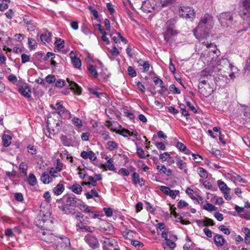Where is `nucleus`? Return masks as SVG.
<instances>
[{
    "mask_svg": "<svg viewBox=\"0 0 250 250\" xmlns=\"http://www.w3.org/2000/svg\"><path fill=\"white\" fill-rule=\"evenodd\" d=\"M169 89L174 94H179L181 93V91L174 84H172L169 86Z\"/></svg>",
    "mask_w": 250,
    "mask_h": 250,
    "instance_id": "13d9d810",
    "label": "nucleus"
},
{
    "mask_svg": "<svg viewBox=\"0 0 250 250\" xmlns=\"http://www.w3.org/2000/svg\"><path fill=\"white\" fill-rule=\"evenodd\" d=\"M64 190L63 185L61 183L58 184L54 188L53 192L56 195H60Z\"/></svg>",
    "mask_w": 250,
    "mask_h": 250,
    "instance_id": "cd10ccee",
    "label": "nucleus"
},
{
    "mask_svg": "<svg viewBox=\"0 0 250 250\" xmlns=\"http://www.w3.org/2000/svg\"><path fill=\"white\" fill-rule=\"evenodd\" d=\"M218 20L222 27L233 29L237 34L246 31L250 26V24H249L247 27L238 29L239 24L234 20L233 13L229 11L221 13L218 17Z\"/></svg>",
    "mask_w": 250,
    "mask_h": 250,
    "instance_id": "f03ea898",
    "label": "nucleus"
},
{
    "mask_svg": "<svg viewBox=\"0 0 250 250\" xmlns=\"http://www.w3.org/2000/svg\"><path fill=\"white\" fill-rule=\"evenodd\" d=\"M157 170H158L161 173H163L167 176H170L172 174V170L170 169H167L165 165H163L160 167V166L157 165Z\"/></svg>",
    "mask_w": 250,
    "mask_h": 250,
    "instance_id": "a878e982",
    "label": "nucleus"
},
{
    "mask_svg": "<svg viewBox=\"0 0 250 250\" xmlns=\"http://www.w3.org/2000/svg\"><path fill=\"white\" fill-rule=\"evenodd\" d=\"M78 174L80 178L86 180L89 176L84 169L78 167Z\"/></svg>",
    "mask_w": 250,
    "mask_h": 250,
    "instance_id": "e433bc0d",
    "label": "nucleus"
},
{
    "mask_svg": "<svg viewBox=\"0 0 250 250\" xmlns=\"http://www.w3.org/2000/svg\"><path fill=\"white\" fill-rule=\"evenodd\" d=\"M21 62L22 63H25L27 62H28L30 61L29 56L24 53L22 54L21 55Z\"/></svg>",
    "mask_w": 250,
    "mask_h": 250,
    "instance_id": "338daca9",
    "label": "nucleus"
},
{
    "mask_svg": "<svg viewBox=\"0 0 250 250\" xmlns=\"http://www.w3.org/2000/svg\"><path fill=\"white\" fill-rule=\"evenodd\" d=\"M198 87L199 92L204 96L207 97L210 94L207 92L206 90H205V87L202 84H199L198 85Z\"/></svg>",
    "mask_w": 250,
    "mask_h": 250,
    "instance_id": "c03bdc74",
    "label": "nucleus"
},
{
    "mask_svg": "<svg viewBox=\"0 0 250 250\" xmlns=\"http://www.w3.org/2000/svg\"><path fill=\"white\" fill-rule=\"evenodd\" d=\"M29 185L34 186L37 184V179L35 175L33 173H30L27 179Z\"/></svg>",
    "mask_w": 250,
    "mask_h": 250,
    "instance_id": "72a5a7b5",
    "label": "nucleus"
},
{
    "mask_svg": "<svg viewBox=\"0 0 250 250\" xmlns=\"http://www.w3.org/2000/svg\"><path fill=\"white\" fill-rule=\"evenodd\" d=\"M87 69L89 72L91 74L94 78H98L99 74L96 70L95 67L93 65H89L87 67Z\"/></svg>",
    "mask_w": 250,
    "mask_h": 250,
    "instance_id": "2f4dec72",
    "label": "nucleus"
},
{
    "mask_svg": "<svg viewBox=\"0 0 250 250\" xmlns=\"http://www.w3.org/2000/svg\"><path fill=\"white\" fill-rule=\"evenodd\" d=\"M60 139L62 144L64 146H70L72 145L71 140L66 136L62 135L60 137Z\"/></svg>",
    "mask_w": 250,
    "mask_h": 250,
    "instance_id": "7c9ffc66",
    "label": "nucleus"
},
{
    "mask_svg": "<svg viewBox=\"0 0 250 250\" xmlns=\"http://www.w3.org/2000/svg\"><path fill=\"white\" fill-rule=\"evenodd\" d=\"M77 206L82 212L85 213H88L89 216L92 218H96L98 216V214L96 212L91 211L89 208L83 202L78 204Z\"/></svg>",
    "mask_w": 250,
    "mask_h": 250,
    "instance_id": "9d476101",
    "label": "nucleus"
},
{
    "mask_svg": "<svg viewBox=\"0 0 250 250\" xmlns=\"http://www.w3.org/2000/svg\"><path fill=\"white\" fill-rule=\"evenodd\" d=\"M67 81L70 88L73 90L76 94L80 95L81 93V87L79 86L76 83L69 80L68 79H67Z\"/></svg>",
    "mask_w": 250,
    "mask_h": 250,
    "instance_id": "f3484780",
    "label": "nucleus"
},
{
    "mask_svg": "<svg viewBox=\"0 0 250 250\" xmlns=\"http://www.w3.org/2000/svg\"><path fill=\"white\" fill-rule=\"evenodd\" d=\"M157 138L164 139L166 141L165 143H167V137L163 131H159L157 132Z\"/></svg>",
    "mask_w": 250,
    "mask_h": 250,
    "instance_id": "8fccbe9b",
    "label": "nucleus"
},
{
    "mask_svg": "<svg viewBox=\"0 0 250 250\" xmlns=\"http://www.w3.org/2000/svg\"><path fill=\"white\" fill-rule=\"evenodd\" d=\"M244 7L248 12H250V0H244Z\"/></svg>",
    "mask_w": 250,
    "mask_h": 250,
    "instance_id": "774afa93",
    "label": "nucleus"
},
{
    "mask_svg": "<svg viewBox=\"0 0 250 250\" xmlns=\"http://www.w3.org/2000/svg\"><path fill=\"white\" fill-rule=\"evenodd\" d=\"M192 156L193 157V159L196 163L201 162V161L203 159L202 156L199 154L192 153Z\"/></svg>",
    "mask_w": 250,
    "mask_h": 250,
    "instance_id": "603ef678",
    "label": "nucleus"
},
{
    "mask_svg": "<svg viewBox=\"0 0 250 250\" xmlns=\"http://www.w3.org/2000/svg\"><path fill=\"white\" fill-rule=\"evenodd\" d=\"M84 240L92 249H95L99 246L98 239L96 236L90 234H86L84 237Z\"/></svg>",
    "mask_w": 250,
    "mask_h": 250,
    "instance_id": "0eeeda50",
    "label": "nucleus"
},
{
    "mask_svg": "<svg viewBox=\"0 0 250 250\" xmlns=\"http://www.w3.org/2000/svg\"><path fill=\"white\" fill-rule=\"evenodd\" d=\"M155 0H149L148 1H145L142 6L143 11L146 13H155V6L156 4H154Z\"/></svg>",
    "mask_w": 250,
    "mask_h": 250,
    "instance_id": "9b49d317",
    "label": "nucleus"
},
{
    "mask_svg": "<svg viewBox=\"0 0 250 250\" xmlns=\"http://www.w3.org/2000/svg\"><path fill=\"white\" fill-rule=\"evenodd\" d=\"M107 148L110 151H113L117 148V144L114 141H109L107 143Z\"/></svg>",
    "mask_w": 250,
    "mask_h": 250,
    "instance_id": "58836bf2",
    "label": "nucleus"
},
{
    "mask_svg": "<svg viewBox=\"0 0 250 250\" xmlns=\"http://www.w3.org/2000/svg\"><path fill=\"white\" fill-rule=\"evenodd\" d=\"M51 37V34L50 32L46 31L43 34H42L40 35V39L41 41L43 43L48 42H50Z\"/></svg>",
    "mask_w": 250,
    "mask_h": 250,
    "instance_id": "412c9836",
    "label": "nucleus"
},
{
    "mask_svg": "<svg viewBox=\"0 0 250 250\" xmlns=\"http://www.w3.org/2000/svg\"><path fill=\"white\" fill-rule=\"evenodd\" d=\"M41 180L44 184H49L52 181V177L46 172H43L41 177Z\"/></svg>",
    "mask_w": 250,
    "mask_h": 250,
    "instance_id": "5701e85b",
    "label": "nucleus"
},
{
    "mask_svg": "<svg viewBox=\"0 0 250 250\" xmlns=\"http://www.w3.org/2000/svg\"><path fill=\"white\" fill-rule=\"evenodd\" d=\"M101 71L99 72V80L100 81H106L107 79L109 78L110 76V73L108 72L107 68L104 67L101 63Z\"/></svg>",
    "mask_w": 250,
    "mask_h": 250,
    "instance_id": "ddd939ff",
    "label": "nucleus"
},
{
    "mask_svg": "<svg viewBox=\"0 0 250 250\" xmlns=\"http://www.w3.org/2000/svg\"><path fill=\"white\" fill-rule=\"evenodd\" d=\"M128 74L131 77H134L136 76L137 74L135 70L132 66H128L127 68Z\"/></svg>",
    "mask_w": 250,
    "mask_h": 250,
    "instance_id": "4d7b16f0",
    "label": "nucleus"
},
{
    "mask_svg": "<svg viewBox=\"0 0 250 250\" xmlns=\"http://www.w3.org/2000/svg\"><path fill=\"white\" fill-rule=\"evenodd\" d=\"M72 122L74 125L79 128H81L83 125L82 121L78 117H74L72 120Z\"/></svg>",
    "mask_w": 250,
    "mask_h": 250,
    "instance_id": "a18cd8bd",
    "label": "nucleus"
},
{
    "mask_svg": "<svg viewBox=\"0 0 250 250\" xmlns=\"http://www.w3.org/2000/svg\"><path fill=\"white\" fill-rule=\"evenodd\" d=\"M198 174L200 177L203 179H206L208 177V171L204 168L200 167L199 171L198 172Z\"/></svg>",
    "mask_w": 250,
    "mask_h": 250,
    "instance_id": "ea45409f",
    "label": "nucleus"
},
{
    "mask_svg": "<svg viewBox=\"0 0 250 250\" xmlns=\"http://www.w3.org/2000/svg\"><path fill=\"white\" fill-rule=\"evenodd\" d=\"M231 178L235 180H236L239 182H241L244 184H247L248 183V181L245 179H243L242 178V177L237 174L236 173H234L231 175Z\"/></svg>",
    "mask_w": 250,
    "mask_h": 250,
    "instance_id": "c9c22d12",
    "label": "nucleus"
},
{
    "mask_svg": "<svg viewBox=\"0 0 250 250\" xmlns=\"http://www.w3.org/2000/svg\"><path fill=\"white\" fill-rule=\"evenodd\" d=\"M132 180L134 184H138L141 186L144 185V181L143 179L140 178L139 174L137 172H134L132 174Z\"/></svg>",
    "mask_w": 250,
    "mask_h": 250,
    "instance_id": "aec40b11",
    "label": "nucleus"
},
{
    "mask_svg": "<svg viewBox=\"0 0 250 250\" xmlns=\"http://www.w3.org/2000/svg\"><path fill=\"white\" fill-rule=\"evenodd\" d=\"M28 43L29 45V47L31 49H35L37 45L36 41L35 40L30 38H29L28 39Z\"/></svg>",
    "mask_w": 250,
    "mask_h": 250,
    "instance_id": "79ce46f5",
    "label": "nucleus"
},
{
    "mask_svg": "<svg viewBox=\"0 0 250 250\" xmlns=\"http://www.w3.org/2000/svg\"><path fill=\"white\" fill-rule=\"evenodd\" d=\"M187 194H188L190 198L194 201V203L196 204H199V199L193 195V190L192 189L188 188L186 191Z\"/></svg>",
    "mask_w": 250,
    "mask_h": 250,
    "instance_id": "473e14b6",
    "label": "nucleus"
},
{
    "mask_svg": "<svg viewBox=\"0 0 250 250\" xmlns=\"http://www.w3.org/2000/svg\"><path fill=\"white\" fill-rule=\"evenodd\" d=\"M70 57L71 60V62L73 64V66L76 68H80L82 65L81 60L76 57L73 53V51H71L70 53Z\"/></svg>",
    "mask_w": 250,
    "mask_h": 250,
    "instance_id": "dca6fc26",
    "label": "nucleus"
},
{
    "mask_svg": "<svg viewBox=\"0 0 250 250\" xmlns=\"http://www.w3.org/2000/svg\"><path fill=\"white\" fill-rule=\"evenodd\" d=\"M69 189H71L72 192L77 194H81L83 190L82 187L79 184L77 183L73 184L70 187Z\"/></svg>",
    "mask_w": 250,
    "mask_h": 250,
    "instance_id": "b1692460",
    "label": "nucleus"
},
{
    "mask_svg": "<svg viewBox=\"0 0 250 250\" xmlns=\"http://www.w3.org/2000/svg\"><path fill=\"white\" fill-rule=\"evenodd\" d=\"M176 146L181 152L185 150V149L186 148V146L183 143L180 142H177L176 143Z\"/></svg>",
    "mask_w": 250,
    "mask_h": 250,
    "instance_id": "680f3d73",
    "label": "nucleus"
},
{
    "mask_svg": "<svg viewBox=\"0 0 250 250\" xmlns=\"http://www.w3.org/2000/svg\"><path fill=\"white\" fill-rule=\"evenodd\" d=\"M113 163V161L112 159L109 158L108 159L107 163L105 164V166L107 168L111 171H114L115 170V167Z\"/></svg>",
    "mask_w": 250,
    "mask_h": 250,
    "instance_id": "a19ab883",
    "label": "nucleus"
},
{
    "mask_svg": "<svg viewBox=\"0 0 250 250\" xmlns=\"http://www.w3.org/2000/svg\"><path fill=\"white\" fill-rule=\"evenodd\" d=\"M131 244L132 245L138 249L143 248L144 246V244L142 243L137 240L132 241Z\"/></svg>",
    "mask_w": 250,
    "mask_h": 250,
    "instance_id": "6e6d98bb",
    "label": "nucleus"
},
{
    "mask_svg": "<svg viewBox=\"0 0 250 250\" xmlns=\"http://www.w3.org/2000/svg\"><path fill=\"white\" fill-rule=\"evenodd\" d=\"M19 92L25 98H30L31 97V89L26 83L22 84L19 87Z\"/></svg>",
    "mask_w": 250,
    "mask_h": 250,
    "instance_id": "f8f14e48",
    "label": "nucleus"
},
{
    "mask_svg": "<svg viewBox=\"0 0 250 250\" xmlns=\"http://www.w3.org/2000/svg\"><path fill=\"white\" fill-rule=\"evenodd\" d=\"M50 106L53 109H55L56 111V113L60 116L68 119H70V112L62 105L61 102H57L55 105L51 104Z\"/></svg>",
    "mask_w": 250,
    "mask_h": 250,
    "instance_id": "423d86ee",
    "label": "nucleus"
},
{
    "mask_svg": "<svg viewBox=\"0 0 250 250\" xmlns=\"http://www.w3.org/2000/svg\"><path fill=\"white\" fill-rule=\"evenodd\" d=\"M85 224H83L80 222L79 223H76V227L77 228V230H84L86 231L89 232H94L95 231V227H91L89 226H86L85 225Z\"/></svg>",
    "mask_w": 250,
    "mask_h": 250,
    "instance_id": "2eb2a0df",
    "label": "nucleus"
},
{
    "mask_svg": "<svg viewBox=\"0 0 250 250\" xmlns=\"http://www.w3.org/2000/svg\"><path fill=\"white\" fill-rule=\"evenodd\" d=\"M54 44L58 50L62 49L64 46V41L60 38H57Z\"/></svg>",
    "mask_w": 250,
    "mask_h": 250,
    "instance_id": "4c0bfd02",
    "label": "nucleus"
},
{
    "mask_svg": "<svg viewBox=\"0 0 250 250\" xmlns=\"http://www.w3.org/2000/svg\"><path fill=\"white\" fill-rule=\"evenodd\" d=\"M241 106L244 107L243 109L244 119L246 121L250 119V107L244 104H241Z\"/></svg>",
    "mask_w": 250,
    "mask_h": 250,
    "instance_id": "4be33fe9",
    "label": "nucleus"
},
{
    "mask_svg": "<svg viewBox=\"0 0 250 250\" xmlns=\"http://www.w3.org/2000/svg\"><path fill=\"white\" fill-rule=\"evenodd\" d=\"M62 200L63 203L72 207L76 206L77 201L79 200L73 194H66L63 196Z\"/></svg>",
    "mask_w": 250,
    "mask_h": 250,
    "instance_id": "1a4fd4ad",
    "label": "nucleus"
},
{
    "mask_svg": "<svg viewBox=\"0 0 250 250\" xmlns=\"http://www.w3.org/2000/svg\"><path fill=\"white\" fill-rule=\"evenodd\" d=\"M38 235L43 241L47 243L58 245L57 242L59 240V237L54 235L50 230H42L38 232Z\"/></svg>",
    "mask_w": 250,
    "mask_h": 250,
    "instance_id": "20e7f679",
    "label": "nucleus"
},
{
    "mask_svg": "<svg viewBox=\"0 0 250 250\" xmlns=\"http://www.w3.org/2000/svg\"><path fill=\"white\" fill-rule=\"evenodd\" d=\"M14 198L18 202H22L24 200L23 195L21 193L16 192L14 193Z\"/></svg>",
    "mask_w": 250,
    "mask_h": 250,
    "instance_id": "5fc2aeb1",
    "label": "nucleus"
},
{
    "mask_svg": "<svg viewBox=\"0 0 250 250\" xmlns=\"http://www.w3.org/2000/svg\"><path fill=\"white\" fill-rule=\"evenodd\" d=\"M170 158V155L168 152H166L159 155V158L162 162L167 161Z\"/></svg>",
    "mask_w": 250,
    "mask_h": 250,
    "instance_id": "de8ad7c7",
    "label": "nucleus"
},
{
    "mask_svg": "<svg viewBox=\"0 0 250 250\" xmlns=\"http://www.w3.org/2000/svg\"><path fill=\"white\" fill-rule=\"evenodd\" d=\"M218 229L225 234L229 235L230 233V230L224 225L220 226Z\"/></svg>",
    "mask_w": 250,
    "mask_h": 250,
    "instance_id": "3c124183",
    "label": "nucleus"
},
{
    "mask_svg": "<svg viewBox=\"0 0 250 250\" xmlns=\"http://www.w3.org/2000/svg\"><path fill=\"white\" fill-rule=\"evenodd\" d=\"M213 240L215 244L218 247L223 246L226 242L223 236L219 234H215L213 237Z\"/></svg>",
    "mask_w": 250,
    "mask_h": 250,
    "instance_id": "4468645a",
    "label": "nucleus"
},
{
    "mask_svg": "<svg viewBox=\"0 0 250 250\" xmlns=\"http://www.w3.org/2000/svg\"><path fill=\"white\" fill-rule=\"evenodd\" d=\"M85 196L87 199H91L93 197H98L99 195L95 188L91 189L90 192L85 193Z\"/></svg>",
    "mask_w": 250,
    "mask_h": 250,
    "instance_id": "c756f323",
    "label": "nucleus"
},
{
    "mask_svg": "<svg viewBox=\"0 0 250 250\" xmlns=\"http://www.w3.org/2000/svg\"><path fill=\"white\" fill-rule=\"evenodd\" d=\"M203 208L209 211H212L217 209V208L215 206L209 203L205 205Z\"/></svg>",
    "mask_w": 250,
    "mask_h": 250,
    "instance_id": "37998d69",
    "label": "nucleus"
},
{
    "mask_svg": "<svg viewBox=\"0 0 250 250\" xmlns=\"http://www.w3.org/2000/svg\"><path fill=\"white\" fill-rule=\"evenodd\" d=\"M179 107L180 108L182 114L185 117H186V119H188V116H189V113L188 110L186 109V106L184 104H180L179 105Z\"/></svg>",
    "mask_w": 250,
    "mask_h": 250,
    "instance_id": "49530a36",
    "label": "nucleus"
},
{
    "mask_svg": "<svg viewBox=\"0 0 250 250\" xmlns=\"http://www.w3.org/2000/svg\"><path fill=\"white\" fill-rule=\"evenodd\" d=\"M217 184L222 192L227 190H230V188L227 186V184L221 180L217 181Z\"/></svg>",
    "mask_w": 250,
    "mask_h": 250,
    "instance_id": "c85d7f7f",
    "label": "nucleus"
},
{
    "mask_svg": "<svg viewBox=\"0 0 250 250\" xmlns=\"http://www.w3.org/2000/svg\"><path fill=\"white\" fill-rule=\"evenodd\" d=\"M104 210L105 214L107 217H111L113 215V210L112 208H104Z\"/></svg>",
    "mask_w": 250,
    "mask_h": 250,
    "instance_id": "69168bd1",
    "label": "nucleus"
},
{
    "mask_svg": "<svg viewBox=\"0 0 250 250\" xmlns=\"http://www.w3.org/2000/svg\"><path fill=\"white\" fill-rule=\"evenodd\" d=\"M136 153H137L138 156L140 158L144 159L146 158V155L145 153V151L142 148H137Z\"/></svg>",
    "mask_w": 250,
    "mask_h": 250,
    "instance_id": "bf43d9fd",
    "label": "nucleus"
},
{
    "mask_svg": "<svg viewBox=\"0 0 250 250\" xmlns=\"http://www.w3.org/2000/svg\"><path fill=\"white\" fill-rule=\"evenodd\" d=\"M75 218L77 220L76 223H79L80 222H81V223L83 224H87L89 223L88 217H85L84 215L82 214L81 212H78L75 216Z\"/></svg>",
    "mask_w": 250,
    "mask_h": 250,
    "instance_id": "6ab92c4d",
    "label": "nucleus"
},
{
    "mask_svg": "<svg viewBox=\"0 0 250 250\" xmlns=\"http://www.w3.org/2000/svg\"><path fill=\"white\" fill-rule=\"evenodd\" d=\"M204 226H213L214 225V222L213 220L208 218H206L205 221H204Z\"/></svg>",
    "mask_w": 250,
    "mask_h": 250,
    "instance_id": "0e129e2a",
    "label": "nucleus"
},
{
    "mask_svg": "<svg viewBox=\"0 0 250 250\" xmlns=\"http://www.w3.org/2000/svg\"><path fill=\"white\" fill-rule=\"evenodd\" d=\"M2 142L4 146H9L11 143V137L7 134H3L2 136Z\"/></svg>",
    "mask_w": 250,
    "mask_h": 250,
    "instance_id": "393cba45",
    "label": "nucleus"
},
{
    "mask_svg": "<svg viewBox=\"0 0 250 250\" xmlns=\"http://www.w3.org/2000/svg\"><path fill=\"white\" fill-rule=\"evenodd\" d=\"M27 168H28V166L25 163H23V162L21 163L19 166V169L20 171V173L23 174V176H27Z\"/></svg>",
    "mask_w": 250,
    "mask_h": 250,
    "instance_id": "f704fd0d",
    "label": "nucleus"
},
{
    "mask_svg": "<svg viewBox=\"0 0 250 250\" xmlns=\"http://www.w3.org/2000/svg\"><path fill=\"white\" fill-rule=\"evenodd\" d=\"M180 17L192 21L195 19L196 13L194 9L190 6H181L179 10Z\"/></svg>",
    "mask_w": 250,
    "mask_h": 250,
    "instance_id": "7ed1b4c3",
    "label": "nucleus"
},
{
    "mask_svg": "<svg viewBox=\"0 0 250 250\" xmlns=\"http://www.w3.org/2000/svg\"><path fill=\"white\" fill-rule=\"evenodd\" d=\"M157 84H159L161 87V89L157 91L158 93L162 94L164 92L167 91V87L164 85L163 81L158 77H157Z\"/></svg>",
    "mask_w": 250,
    "mask_h": 250,
    "instance_id": "bb28decb",
    "label": "nucleus"
},
{
    "mask_svg": "<svg viewBox=\"0 0 250 250\" xmlns=\"http://www.w3.org/2000/svg\"><path fill=\"white\" fill-rule=\"evenodd\" d=\"M27 148L28 152L30 154L33 155L36 153V148L34 146L29 145L27 146Z\"/></svg>",
    "mask_w": 250,
    "mask_h": 250,
    "instance_id": "e2e57ef3",
    "label": "nucleus"
},
{
    "mask_svg": "<svg viewBox=\"0 0 250 250\" xmlns=\"http://www.w3.org/2000/svg\"><path fill=\"white\" fill-rule=\"evenodd\" d=\"M166 244L170 249H174L176 247V243L169 239L166 240Z\"/></svg>",
    "mask_w": 250,
    "mask_h": 250,
    "instance_id": "864d4df0",
    "label": "nucleus"
},
{
    "mask_svg": "<svg viewBox=\"0 0 250 250\" xmlns=\"http://www.w3.org/2000/svg\"><path fill=\"white\" fill-rule=\"evenodd\" d=\"M172 21H168L166 23V31L163 32L164 40L167 43H171L173 38L177 34V32L173 29L172 27H170Z\"/></svg>",
    "mask_w": 250,
    "mask_h": 250,
    "instance_id": "39448f33",
    "label": "nucleus"
},
{
    "mask_svg": "<svg viewBox=\"0 0 250 250\" xmlns=\"http://www.w3.org/2000/svg\"><path fill=\"white\" fill-rule=\"evenodd\" d=\"M160 189L161 191L166 195H168L169 192H170V188L166 186H160Z\"/></svg>",
    "mask_w": 250,
    "mask_h": 250,
    "instance_id": "052dcab7",
    "label": "nucleus"
},
{
    "mask_svg": "<svg viewBox=\"0 0 250 250\" xmlns=\"http://www.w3.org/2000/svg\"><path fill=\"white\" fill-rule=\"evenodd\" d=\"M178 160L176 163L177 166L180 169H184L187 166L186 163L181 160L180 158H178Z\"/></svg>",
    "mask_w": 250,
    "mask_h": 250,
    "instance_id": "09e8293b",
    "label": "nucleus"
},
{
    "mask_svg": "<svg viewBox=\"0 0 250 250\" xmlns=\"http://www.w3.org/2000/svg\"><path fill=\"white\" fill-rule=\"evenodd\" d=\"M56 245L57 247L60 246L63 250H70L71 244L69 239L64 236L59 237V240Z\"/></svg>",
    "mask_w": 250,
    "mask_h": 250,
    "instance_id": "6e6552de",
    "label": "nucleus"
},
{
    "mask_svg": "<svg viewBox=\"0 0 250 250\" xmlns=\"http://www.w3.org/2000/svg\"><path fill=\"white\" fill-rule=\"evenodd\" d=\"M59 208L65 214H70L75 212V209L70 208V206L63 203L62 205L59 206Z\"/></svg>",
    "mask_w": 250,
    "mask_h": 250,
    "instance_id": "a211bd4d",
    "label": "nucleus"
},
{
    "mask_svg": "<svg viewBox=\"0 0 250 250\" xmlns=\"http://www.w3.org/2000/svg\"><path fill=\"white\" fill-rule=\"evenodd\" d=\"M213 19V17L208 13H206L201 18L198 26L194 30V34L197 38H206L208 36L214 24Z\"/></svg>",
    "mask_w": 250,
    "mask_h": 250,
    "instance_id": "f257e3e1",
    "label": "nucleus"
}]
</instances>
